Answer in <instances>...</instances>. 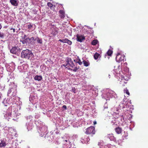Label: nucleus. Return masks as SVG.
<instances>
[{"mask_svg": "<svg viewBox=\"0 0 148 148\" xmlns=\"http://www.w3.org/2000/svg\"><path fill=\"white\" fill-rule=\"evenodd\" d=\"M123 103H121L117 107H113L111 110V113L113 116H115L116 117L112 118V120L111 121V123L112 125H116V123L117 121V118H119L120 117L121 120V121L123 122L125 119V112H124V111L123 110L125 106L123 104Z\"/></svg>", "mask_w": 148, "mask_h": 148, "instance_id": "f257e3e1", "label": "nucleus"}, {"mask_svg": "<svg viewBox=\"0 0 148 148\" xmlns=\"http://www.w3.org/2000/svg\"><path fill=\"white\" fill-rule=\"evenodd\" d=\"M101 96L106 101H109L110 98H117V96L116 93L113 90L110 89H106L103 91Z\"/></svg>", "mask_w": 148, "mask_h": 148, "instance_id": "f03ea898", "label": "nucleus"}, {"mask_svg": "<svg viewBox=\"0 0 148 148\" xmlns=\"http://www.w3.org/2000/svg\"><path fill=\"white\" fill-rule=\"evenodd\" d=\"M35 124L37 127L38 131L40 136L41 137L43 136L47 132V127L45 126L43 123L39 120L36 121Z\"/></svg>", "mask_w": 148, "mask_h": 148, "instance_id": "7ed1b4c3", "label": "nucleus"}, {"mask_svg": "<svg viewBox=\"0 0 148 148\" xmlns=\"http://www.w3.org/2000/svg\"><path fill=\"white\" fill-rule=\"evenodd\" d=\"M9 88L8 90L7 95L8 96L16 97L17 90V86L14 83H11L10 85Z\"/></svg>", "mask_w": 148, "mask_h": 148, "instance_id": "20e7f679", "label": "nucleus"}, {"mask_svg": "<svg viewBox=\"0 0 148 148\" xmlns=\"http://www.w3.org/2000/svg\"><path fill=\"white\" fill-rule=\"evenodd\" d=\"M66 68L69 70L73 71L74 72H76L78 68L75 66L73 61L70 58H67L66 59Z\"/></svg>", "mask_w": 148, "mask_h": 148, "instance_id": "39448f33", "label": "nucleus"}, {"mask_svg": "<svg viewBox=\"0 0 148 148\" xmlns=\"http://www.w3.org/2000/svg\"><path fill=\"white\" fill-rule=\"evenodd\" d=\"M33 56L32 51L27 49L23 50L21 52V57L22 58L29 59L30 58H32Z\"/></svg>", "mask_w": 148, "mask_h": 148, "instance_id": "423d86ee", "label": "nucleus"}, {"mask_svg": "<svg viewBox=\"0 0 148 148\" xmlns=\"http://www.w3.org/2000/svg\"><path fill=\"white\" fill-rule=\"evenodd\" d=\"M117 71V70L116 69L113 70V73L115 77H116L120 81V83L122 84V83H126L125 82L126 80L124 79V77L120 73H119L117 71Z\"/></svg>", "mask_w": 148, "mask_h": 148, "instance_id": "0eeeda50", "label": "nucleus"}, {"mask_svg": "<svg viewBox=\"0 0 148 148\" xmlns=\"http://www.w3.org/2000/svg\"><path fill=\"white\" fill-rule=\"evenodd\" d=\"M125 56L122 55L120 53H118L116 57V60L117 62H121V66L123 68V66L125 61H126V59L125 58Z\"/></svg>", "mask_w": 148, "mask_h": 148, "instance_id": "6e6552de", "label": "nucleus"}, {"mask_svg": "<svg viewBox=\"0 0 148 148\" xmlns=\"http://www.w3.org/2000/svg\"><path fill=\"white\" fill-rule=\"evenodd\" d=\"M18 69L21 72H25L28 70L27 64H23L22 66H18Z\"/></svg>", "mask_w": 148, "mask_h": 148, "instance_id": "1a4fd4ad", "label": "nucleus"}, {"mask_svg": "<svg viewBox=\"0 0 148 148\" xmlns=\"http://www.w3.org/2000/svg\"><path fill=\"white\" fill-rule=\"evenodd\" d=\"M9 99L10 101V102L11 104V106H12V105L14 104L18 105L17 103V100L19 101L20 98L17 97H11L9 98Z\"/></svg>", "mask_w": 148, "mask_h": 148, "instance_id": "9d476101", "label": "nucleus"}, {"mask_svg": "<svg viewBox=\"0 0 148 148\" xmlns=\"http://www.w3.org/2000/svg\"><path fill=\"white\" fill-rule=\"evenodd\" d=\"M85 133L87 134H95V128L93 126H90L86 129Z\"/></svg>", "mask_w": 148, "mask_h": 148, "instance_id": "9b49d317", "label": "nucleus"}, {"mask_svg": "<svg viewBox=\"0 0 148 148\" xmlns=\"http://www.w3.org/2000/svg\"><path fill=\"white\" fill-rule=\"evenodd\" d=\"M12 110L11 109L9 108L6 112L3 113L4 117L5 119L10 118L11 116Z\"/></svg>", "mask_w": 148, "mask_h": 148, "instance_id": "f8f14e48", "label": "nucleus"}, {"mask_svg": "<svg viewBox=\"0 0 148 148\" xmlns=\"http://www.w3.org/2000/svg\"><path fill=\"white\" fill-rule=\"evenodd\" d=\"M98 144L100 148H109L111 146V145L109 144L106 145L102 141L99 142Z\"/></svg>", "mask_w": 148, "mask_h": 148, "instance_id": "ddd939ff", "label": "nucleus"}, {"mask_svg": "<svg viewBox=\"0 0 148 148\" xmlns=\"http://www.w3.org/2000/svg\"><path fill=\"white\" fill-rule=\"evenodd\" d=\"M76 36L77 41L80 42H82L83 40L85 39V37L81 34H77Z\"/></svg>", "mask_w": 148, "mask_h": 148, "instance_id": "4468645a", "label": "nucleus"}, {"mask_svg": "<svg viewBox=\"0 0 148 148\" xmlns=\"http://www.w3.org/2000/svg\"><path fill=\"white\" fill-rule=\"evenodd\" d=\"M32 34H28V36L29 37L30 36H32ZM28 40L30 41V42L29 43H30L32 45H34L35 43L34 41H36V38H35L33 37L30 38L29 37Z\"/></svg>", "mask_w": 148, "mask_h": 148, "instance_id": "2eb2a0df", "label": "nucleus"}, {"mask_svg": "<svg viewBox=\"0 0 148 148\" xmlns=\"http://www.w3.org/2000/svg\"><path fill=\"white\" fill-rule=\"evenodd\" d=\"M69 137L68 136H64L63 137H62L60 138V140H61L62 143H67L68 141H69Z\"/></svg>", "mask_w": 148, "mask_h": 148, "instance_id": "dca6fc26", "label": "nucleus"}, {"mask_svg": "<svg viewBox=\"0 0 148 148\" xmlns=\"http://www.w3.org/2000/svg\"><path fill=\"white\" fill-rule=\"evenodd\" d=\"M89 140L90 139L88 136H84L82 137L81 141L82 143H86V142L88 143Z\"/></svg>", "mask_w": 148, "mask_h": 148, "instance_id": "f3484780", "label": "nucleus"}, {"mask_svg": "<svg viewBox=\"0 0 148 148\" xmlns=\"http://www.w3.org/2000/svg\"><path fill=\"white\" fill-rule=\"evenodd\" d=\"M127 64L125 62L124 63L123 65V68H122V67L121 66V69L123 71H125V73H127L129 71V69L126 67Z\"/></svg>", "mask_w": 148, "mask_h": 148, "instance_id": "a211bd4d", "label": "nucleus"}, {"mask_svg": "<svg viewBox=\"0 0 148 148\" xmlns=\"http://www.w3.org/2000/svg\"><path fill=\"white\" fill-rule=\"evenodd\" d=\"M10 101L9 98H7V99H5L4 100L3 102V103L4 105L5 106H7L9 105H11Z\"/></svg>", "mask_w": 148, "mask_h": 148, "instance_id": "6ab92c4d", "label": "nucleus"}, {"mask_svg": "<svg viewBox=\"0 0 148 148\" xmlns=\"http://www.w3.org/2000/svg\"><path fill=\"white\" fill-rule=\"evenodd\" d=\"M20 50L19 48H17L16 47H13L10 50V52L13 54H16L18 51Z\"/></svg>", "mask_w": 148, "mask_h": 148, "instance_id": "aec40b11", "label": "nucleus"}, {"mask_svg": "<svg viewBox=\"0 0 148 148\" xmlns=\"http://www.w3.org/2000/svg\"><path fill=\"white\" fill-rule=\"evenodd\" d=\"M26 126L27 127V129L28 131L32 129L33 127L32 122H27L26 123Z\"/></svg>", "mask_w": 148, "mask_h": 148, "instance_id": "412c9836", "label": "nucleus"}, {"mask_svg": "<svg viewBox=\"0 0 148 148\" xmlns=\"http://www.w3.org/2000/svg\"><path fill=\"white\" fill-rule=\"evenodd\" d=\"M63 144L62 147L63 148H70V141H68L67 143H62Z\"/></svg>", "mask_w": 148, "mask_h": 148, "instance_id": "4be33fe9", "label": "nucleus"}, {"mask_svg": "<svg viewBox=\"0 0 148 148\" xmlns=\"http://www.w3.org/2000/svg\"><path fill=\"white\" fill-rule=\"evenodd\" d=\"M107 137L111 140H113L114 142H116V138L113 136L112 134H108Z\"/></svg>", "mask_w": 148, "mask_h": 148, "instance_id": "5701e85b", "label": "nucleus"}, {"mask_svg": "<svg viewBox=\"0 0 148 148\" xmlns=\"http://www.w3.org/2000/svg\"><path fill=\"white\" fill-rule=\"evenodd\" d=\"M36 40L37 43L39 45H41L42 44V40L41 38L37 37L36 38Z\"/></svg>", "mask_w": 148, "mask_h": 148, "instance_id": "b1692460", "label": "nucleus"}, {"mask_svg": "<svg viewBox=\"0 0 148 148\" xmlns=\"http://www.w3.org/2000/svg\"><path fill=\"white\" fill-rule=\"evenodd\" d=\"M10 2L12 5L14 6H16L18 5V3L16 0H10Z\"/></svg>", "mask_w": 148, "mask_h": 148, "instance_id": "393cba45", "label": "nucleus"}, {"mask_svg": "<svg viewBox=\"0 0 148 148\" xmlns=\"http://www.w3.org/2000/svg\"><path fill=\"white\" fill-rule=\"evenodd\" d=\"M34 79L36 80L40 81L42 79V77L41 75H36L35 76Z\"/></svg>", "mask_w": 148, "mask_h": 148, "instance_id": "a878e982", "label": "nucleus"}, {"mask_svg": "<svg viewBox=\"0 0 148 148\" xmlns=\"http://www.w3.org/2000/svg\"><path fill=\"white\" fill-rule=\"evenodd\" d=\"M60 13V15L61 18H63L64 17V12L63 10H60L59 12Z\"/></svg>", "mask_w": 148, "mask_h": 148, "instance_id": "bb28decb", "label": "nucleus"}, {"mask_svg": "<svg viewBox=\"0 0 148 148\" xmlns=\"http://www.w3.org/2000/svg\"><path fill=\"white\" fill-rule=\"evenodd\" d=\"M77 58H78L74 60V61L76 63H78L79 65H82V62L80 60L79 58L78 57Z\"/></svg>", "mask_w": 148, "mask_h": 148, "instance_id": "cd10ccee", "label": "nucleus"}, {"mask_svg": "<svg viewBox=\"0 0 148 148\" xmlns=\"http://www.w3.org/2000/svg\"><path fill=\"white\" fill-rule=\"evenodd\" d=\"M82 62L83 63L84 65L86 66H88L89 65V63L88 60H83Z\"/></svg>", "mask_w": 148, "mask_h": 148, "instance_id": "c85d7f7f", "label": "nucleus"}, {"mask_svg": "<svg viewBox=\"0 0 148 148\" xmlns=\"http://www.w3.org/2000/svg\"><path fill=\"white\" fill-rule=\"evenodd\" d=\"M26 119L27 120V122H32V117L31 116H27Z\"/></svg>", "mask_w": 148, "mask_h": 148, "instance_id": "c756f323", "label": "nucleus"}, {"mask_svg": "<svg viewBox=\"0 0 148 148\" xmlns=\"http://www.w3.org/2000/svg\"><path fill=\"white\" fill-rule=\"evenodd\" d=\"M115 131L118 134H119L121 133V129L119 127H118L115 129Z\"/></svg>", "mask_w": 148, "mask_h": 148, "instance_id": "7c9ffc66", "label": "nucleus"}, {"mask_svg": "<svg viewBox=\"0 0 148 148\" xmlns=\"http://www.w3.org/2000/svg\"><path fill=\"white\" fill-rule=\"evenodd\" d=\"M28 29H29V31H32L34 30V29L33 28V25L30 24L28 25H27Z\"/></svg>", "mask_w": 148, "mask_h": 148, "instance_id": "2f4dec72", "label": "nucleus"}, {"mask_svg": "<svg viewBox=\"0 0 148 148\" xmlns=\"http://www.w3.org/2000/svg\"><path fill=\"white\" fill-rule=\"evenodd\" d=\"M98 41L97 40H93L92 42V45H96L98 43Z\"/></svg>", "mask_w": 148, "mask_h": 148, "instance_id": "473e14b6", "label": "nucleus"}, {"mask_svg": "<svg viewBox=\"0 0 148 148\" xmlns=\"http://www.w3.org/2000/svg\"><path fill=\"white\" fill-rule=\"evenodd\" d=\"M6 145V144L3 141H1V143H0V147H4Z\"/></svg>", "mask_w": 148, "mask_h": 148, "instance_id": "72a5a7b5", "label": "nucleus"}, {"mask_svg": "<svg viewBox=\"0 0 148 148\" xmlns=\"http://www.w3.org/2000/svg\"><path fill=\"white\" fill-rule=\"evenodd\" d=\"M99 55H100L99 53H96L94 55V58L95 59V60L97 59L98 58Z\"/></svg>", "mask_w": 148, "mask_h": 148, "instance_id": "f704fd0d", "label": "nucleus"}, {"mask_svg": "<svg viewBox=\"0 0 148 148\" xmlns=\"http://www.w3.org/2000/svg\"><path fill=\"white\" fill-rule=\"evenodd\" d=\"M5 34L3 33L0 32V38H3L5 37Z\"/></svg>", "mask_w": 148, "mask_h": 148, "instance_id": "c9c22d12", "label": "nucleus"}, {"mask_svg": "<svg viewBox=\"0 0 148 148\" xmlns=\"http://www.w3.org/2000/svg\"><path fill=\"white\" fill-rule=\"evenodd\" d=\"M67 40V39H65L64 40L60 39L58 40V41H60L64 43H66Z\"/></svg>", "mask_w": 148, "mask_h": 148, "instance_id": "e433bc0d", "label": "nucleus"}, {"mask_svg": "<svg viewBox=\"0 0 148 148\" xmlns=\"http://www.w3.org/2000/svg\"><path fill=\"white\" fill-rule=\"evenodd\" d=\"M112 51L111 50H109L107 52V53L108 56H110L112 53Z\"/></svg>", "mask_w": 148, "mask_h": 148, "instance_id": "4c0bfd02", "label": "nucleus"}, {"mask_svg": "<svg viewBox=\"0 0 148 148\" xmlns=\"http://www.w3.org/2000/svg\"><path fill=\"white\" fill-rule=\"evenodd\" d=\"M124 91L125 93H126L128 95H130V93L129 92L128 90L126 88L125 90H124Z\"/></svg>", "mask_w": 148, "mask_h": 148, "instance_id": "58836bf2", "label": "nucleus"}, {"mask_svg": "<svg viewBox=\"0 0 148 148\" xmlns=\"http://www.w3.org/2000/svg\"><path fill=\"white\" fill-rule=\"evenodd\" d=\"M23 40H21V42L23 44L26 43L27 42H28V40H26V39H23Z\"/></svg>", "mask_w": 148, "mask_h": 148, "instance_id": "ea45409f", "label": "nucleus"}, {"mask_svg": "<svg viewBox=\"0 0 148 148\" xmlns=\"http://www.w3.org/2000/svg\"><path fill=\"white\" fill-rule=\"evenodd\" d=\"M29 37H27V36L26 35H24L22 38V39H26L28 40Z\"/></svg>", "mask_w": 148, "mask_h": 148, "instance_id": "a19ab883", "label": "nucleus"}, {"mask_svg": "<svg viewBox=\"0 0 148 148\" xmlns=\"http://www.w3.org/2000/svg\"><path fill=\"white\" fill-rule=\"evenodd\" d=\"M47 5L50 8L52 7L53 6V5L50 2H48L47 3Z\"/></svg>", "mask_w": 148, "mask_h": 148, "instance_id": "79ce46f5", "label": "nucleus"}, {"mask_svg": "<svg viewBox=\"0 0 148 148\" xmlns=\"http://www.w3.org/2000/svg\"><path fill=\"white\" fill-rule=\"evenodd\" d=\"M21 114L19 113H15V114H14V116H16V117H17L18 116H19Z\"/></svg>", "mask_w": 148, "mask_h": 148, "instance_id": "37998d69", "label": "nucleus"}, {"mask_svg": "<svg viewBox=\"0 0 148 148\" xmlns=\"http://www.w3.org/2000/svg\"><path fill=\"white\" fill-rule=\"evenodd\" d=\"M67 42L66 43H67L69 45H71L72 42L70 40L67 39Z\"/></svg>", "mask_w": 148, "mask_h": 148, "instance_id": "c03bdc74", "label": "nucleus"}, {"mask_svg": "<svg viewBox=\"0 0 148 148\" xmlns=\"http://www.w3.org/2000/svg\"><path fill=\"white\" fill-rule=\"evenodd\" d=\"M54 142L55 144L57 145H59L60 143L59 141H58V140H56Z\"/></svg>", "mask_w": 148, "mask_h": 148, "instance_id": "a18cd8bd", "label": "nucleus"}, {"mask_svg": "<svg viewBox=\"0 0 148 148\" xmlns=\"http://www.w3.org/2000/svg\"><path fill=\"white\" fill-rule=\"evenodd\" d=\"M108 108V105L106 103H105V104L104 106V109H107Z\"/></svg>", "mask_w": 148, "mask_h": 148, "instance_id": "49530a36", "label": "nucleus"}, {"mask_svg": "<svg viewBox=\"0 0 148 148\" xmlns=\"http://www.w3.org/2000/svg\"><path fill=\"white\" fill-rule=\"evenodd\" d=\"M39 117H40V115L38 114H37V115H36L35 116V118H36V119H38Z\"/></svg>", "mask_w": 148, "mask_h": 148, "instance_id": "de8ad7c7", "label": "nucleus"}, {"mask_svg": "<svg viewBox=\"0 0 148 148\" xmlns=\"http://www.w3.org/2000/svg\"><path fill=\"white\" fill-rule=\"evenodd\" d=\"M75 90H76L75 88H72V91L73 92H74V93H75Z\"/></svg>", "mask_w": 148, "mask_h": 148, "instance_id": "09e8293b", "label": "nucleus"}, {"mask_svg": "<svg viewBox=\"0 0 148 148\" xmlns=\"http://www.w3.org/2000/svg\"><path fill=\"white\" fill-rule=\"evenodd\" d=\"M62 108H64V109L66 110L67 108L66 106L65 105H63L62 106Z\"/></svg>", "mask_w": 148, "mask_h": 148, "instance_id": "8fccbe9b", "label": "nucleus"}, {"mask_svg": "<svg viewBox=\"0 0 148 148\" xmlns=\"http://www.w3.org/2000/svg\"><path fill=\"white\" fill-rule=\"evenodd\" d=\"M72 124L73 125V126L74 127H77V124H76V125H74L73 124V123H72Z\"/></svg>", "mask_w": 148, "mask_h": 148, "instance_id": "3c124183", "label": "nucleus"}, {"mask_svg": "<svg viewBox=\"0 0 148 148\" xmlns=\"http://www.w3.org/2000/svg\"><path fill=\"white\" fill-rule=\"evenodd\" d=\"M61 67H63V66L65 67L66 68V64H63L61 65Z\"/></svg>", "mask_w": 148, "mask_h": 148, "instance_id": "603ef678", "label": "nucleus"}, {"mask_svg": "<svg viewBox=\"0 0 148 148\" xmlns=\"http://www.w3.org/2000/svg\"><path fill=\"white\" fill-rule=\"evenodd\" d=\"M48 135L47 134V133L45 135V138H46L47 137V138H48Z\"/></svg>", "mask_w": 148, "mask_h": 148, "instance_id": "864d4df0", "label": "nucleus"}, {"mask_svg": "<svg viewBox=\"0 0 148 148\" xmlns=\"http://www.w3.org/2000/svg\"><path fill=\"white\" fill-rule=\"evenodd\" d=\"M31 98H32V96H30V98H29V101H31Z\"/></svg>", "mask_w": 148, "mask_h": 148, "instance_id": "5fc2aeb1", "label": "nucleus"}, {"mask_svg": "<svg viewBox=\"0 0 148 148\" xmlns=\"http://www.w3.org/2000/svg\"><path fill=\"white\" fill-rule=\"evenodd\" d=\"M2 27V26L1 25V24L0 23V29H1Z\"/></svg>", "mask_w": 148, "mask_h": 148, "instance_id": "6e6d98bb", "label": "nucleus"}, {"mask_svg": "<svg viewBox=\"0 0 148 148\" xmlns=\"http://www.w3.org/2000/svg\"><path fill=\"white\" fill-rule=\"evenodd\" d=\"M93 123H94V124H95L97 123L96 121H94V122Z\"/></svg>", "mask_w": 148, "mask_h": 148, "instance_id": "4d7b16f0", "label": "nucleus"}, {"mask_svg": "<svg viewBox=\"0 0 148 148\" xmlns=\"http://www.w3.org/2000/svg\"><path fill=\"white\" fill-rule=\"evenodd\" d=\"M13 31L14 32H15V29H13Z\"/></svg>", "mask_w": 148, "mask_h": 148, "instance_id": "13d9d810", "label": "nucleus"}, {"mask_svg": "<svg viewBox=\"0 0 148 148\" xmlns=\"http://www.w3.org/2000/svg\"><path fill=\"white\" fill-rule=\"evenodd\" d=\"M13 119L14 120H16V119L15 118H13Z\"/></svg>", "mask_w": 148, "mask_h": 148, "instance_id": "bf43d9fd", "label": "nucleus"}, {"mask_svg": "<svg viewBox=\"0 0 148 148\" xmlns=\"http://www.w3.org/2000/svg\"><path fill=\"white\" fill-rule=\"evenodd\" d=\"M130 129L131 130H132V128H131L130 127Z\"/></svg>", "mask_w": 148, "mask_h": 148, "instance_id": "052dcab7", "label": "nucleus"}, {"mask_svg": "<svg viewBox=\"0 0 148 148\" xmlns=\"http://www.w3.org/2000/svg\"><path fill=\"white\" fill-rule=\"evenodd\" d=\"M131 115V117H132V115Z\"/></svg>", "mask_w": 148, "mask_h": 148, "instance_id": "680f3d73", "label": "nucleus"}, {"mask_svg": "<svg viewBox=\"0 0 148 148\" xmlns=\"http://www.w3.org/2000/svg\"><path fill=\"white\" fill-rule=\"evenodd\" d=\"M52 135H51L50 136V137H51V136H52Z\"/></svg>", "mask_w": 148, "mask_h": 148, "instance_id": "e2e57ef3", "label": "nucleus"}, {"mask_svg": "<svg viewBox=\"0 0 148 148\" xmlns=\"http://www.w3.org/2000/svg\"><path fill=\"white\" fill-rule=\"evenodd\" d=\"M10 129H12V128H10Z\"/></svg>", "mask_w": 148, "mask_h": 148, "instance_id": "0e129e2a", "label": "nucleus"}, {"mask_svg": "<svg viewBox=\"0 0 148 148\" xmlns=\"http://www.w3.org/2000/svg\"><path fill=\"white\" fill-rule=\"evenodd\" d=\"M95 25H96V23H95Z\"/></svg>", "mask_w": 148, "mask_h": 148, "instance_id": "69168bd1", "label": "nucleus"}, {"mask_svg": "<svg viewBox=\"0 0 148 148\" xmlns=\"http://www.w3.org/2000/svg\"><path fill=\"white\" fill-rule=\"evenodd\" d=\"M32 103H33V102H32Z\"/></svg>", "mask_w": 148, "mask_h": 148, "instance_id": "338daca9", "label": "nucleus"}, {"mask_svg": "<svg viewBox=\"0 0 148 148\" xmlns=\"http://www.w3.org/2000/svg\"><path fill=\"white\" fill-rule=\"evenodd\" d=\"M123 102L125 101V100H124V99H123Z\"/></svg>", "mask_w": 148, "mask_h": 148, "instance_id": "774afa93", "label": "nucleus"}]
</instances>
